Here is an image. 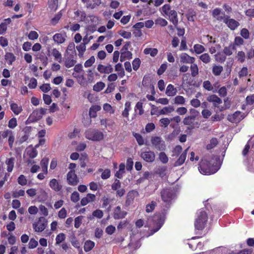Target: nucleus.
<instances>
[{
    "label": "nucleus",
    "instance_id": "obj_29",
    "mask_svg": "<svg viewBox=\"0 0 254 254\" xmlns=\"http://www.w3.org/2000/svg\"><path fill=\"white\" fill-rule=\"evenodd\" d=\"M236 49V48L235 47V45L231 44L228 47H226L224 48L223 52L226 56H230Z\"/></svg>",
    "mask_w": 254,
    "mask_h": 254
},
{
    "label": "nucleus",
    "instance_id": "obj_42",
    "mask_svg": "<svg viewBox=\"0 0 254 254\" xmlns=\"http://www.w3.org/2000/svg\"><path fill=\"white\" fill-rule=\"evenodd\" d=\"M199 59L205 64H207L211 62V57L208 53H204L199 57Z\"/></svg>",
    "mask_w": 254,
    "mask_h": 254
},
{
    "label": "nucleus",
    "instance_id": "obj_55",
    "mask_svg": "<svg viewBox=\"0 0 254 254\" xmlns=\"http://www.w3.org/2000/svg\"><path fill=\"white\" fill-rule=\"evenodd\" d=\"M42 117V116L39 114V112L38 110L34 111L30 116V118H32V120L34 121H38Z\"/></svg>",
    "mask_w": 254,
    "mask_h": 254
},
{
    "label": "nucleus",
    "instance_id": "obj_19",
    "mask_svg": "<svg viewBox=\"0 0 254 254\" xmlns=\"http://www.w3.org/2000/svg\"><path fill=\"white\" fill-rule=\"evenodd\" d=\"M212 15L218 21H223L225 19V17L226 15L221 12V10L220 8H216L212 11Z\"/></svg>",
    "mask_w": 254,
    "mask_h": 254
},
{
    "label": "nucleus",
    "instance_id": "obj_57",
    "mask_svg": "<svg viewBox=\"0 0 254 254\" xmlns=\"http://www.w3.org/2000/svg\"><path fill=\"white\" fill-rule=\"evenodd\" d=\"M244 43V41L243 38L240 36H237L235 37L234 43H232V44L235 45V47H236V46H239L243 45Z\"/></svg>",
    "mask_w": 254,
    "mask_h": 254
},
{
    "label": "nucleus",
    "instance_id": "obj_36",
    "mask_svg": "<svg viewBox=\"0 0 254 254\" xmlns=\"http://www.w3.org/2000/svg\"><path fill=\"white\" fill-rule=\"evenodd\" d=\"M143 53L145 55H150L151 57H154L157 55L158 51L156 48H145Z\"/></svg>",
    "mask_w": 254,
    "mask_h": 254
},
{
    "label": "nucleus",
    "instance_id": "obj_2",
    "mask_svg": "<svg viewBox=\"0 0 254 254\" xmlns=\"http://www.w3.org/2000/svg\"><path fill=\"white\" fill-rule=\"evenodd\" d=\"M208 220L207 213L203 208L199 210L196 213L194 226L197 230H202L205 227Z\"/></svg>",
    "mask_w": 254,
    "mask_h": 254
},
{
    "label": "nucleus",
    "instance_id": "obj_43",
    "mask_svg": "<svg viewBox=\"0 0 254 254\" xmlns=\"http://www.w3.org/2000/svg\"><path fill=\"white\" fill-rule=\"evenodd\" d=\"M5 59L7 63L11 65L12 63L15 60V57L11 53H7L5 55Z\"/></svg>",
    "mask_w": 254,
    "mask_h": 254
},
{
    "label": "nucleus",
    "instance_id": "obj_22",
    "mask_svg": "<svg viewBox=\"0 0 254 254\" xmlns=\"http://www.w3.org/2000/svg\"><path fill=\"white\" fill-rule=\"evenodd\" d=\"M175 110V108L173 106L169 105L163 107L161 110H158V114L160 115H169Z\"/></svg>",
    "mask_w": 254,
    "mask_h": 254
},
{
    "label": "nucleus",
    "instance_id": "obj_17",
    "mask_svg": "<svg viewBox=\"0 0 254 254\" xmlns=\"http://www.w3.org/2000/svg\"><path fill=\"white\" fill-rule=\"evenodd\" d=\"M97 70L101 73H110L113 71V68L110 64L104 65L100 64L98 65Z\"/></svg>",
    "mask_w": 254,
    "mask_h": 254
},
{
    "label": "nucleus",
    "instance_id": "obj_13",
    "mask_svg": "<svg viewBox=\"0 0 254 254\" xmlns=\"http://www.w3.org/2000/svg\"><path fill=\"white\" fill-rule=\"evenodd\" d=\"M225 19H223V21L225 22L228 27L231 30H235L239 25V23L233 19H230L228 16H226Z\"/></svg>",
    "mask_w": 254,
    "mask_h": 254
},
{
    "label": "nucleus",
    "instance_id": "obj_12",
    "mask_svg": "<svg viewBox=\"0 0 254 254\" xmlns=\"http://www.w3.org/2000/svg\"><path fill=\"white\" fill-rule=\"evenodd\" d=\"M180 62L183 64H193L195 61L194 57L189 56L186 53H183L180 55Z\"/></svg>",
    "mask_w": 254,
    "mask_h": 254
},
{
    "label": "nucleus",
    "instance_id": "obj_40",
    "mask_svg": "<svg viewBox=\"0 0 254 254\" xmlns=\"http://www.w3.org/2000/svg\"><path fill=\"white\" fill-rule=\"evenodd\" d=\"M94 246V242L90 240L87 241L84 243V250L86 252H89L93 248Z\"/></svg>",
    "mask_w": 254,
    "mask_h": 254
},
{
    "label": "nucleus",
    "instance_id": "obj_10",
    "mask_svg": "<svg viewBox=\"0 0 254 254\" xmlns=\"http://www.w3.org/2000/svg\"><path fill=\"white\" fill-rule=\"evenodd\" d=\"M244 116L241 112H236L232 115H229L228 116V120L233 123H237L240 122L243 119Z\"/></svg>",
    "mask_w": 254,
    "mask_h": 254
},
{
    "label": "nucleus",
    "instance_id": "obj_11",
    "mask_svg": "<svg viewBox=\"0 0 254 254\" xmlns=\"http://www.w3.org/2000/svg\"><path fill=\"white\" fill-rule=\"evenodd\" d=\"M38 155L37 150L32 146H28L25 150L24 154V158H34Z\"/></svg>",
    "mask_w": 254,
    "mask_h": 254
},
{
    "label": "nucleus",
    "instance_id": "obj_34",
    "mask_svg": "<svg viewBox=\"0 0 254 254\" xmlns=\"http://www.w3.org/2000/svg\"><path fill=\"white\" fill-rule=\"evenodd\" d=\"M132 58V53L128 51L122 52L120 57V61L123 62L127 60H129Z\"/></svg>",
    "mask_w": 254,
    "mask_h": 254
},
{
    "label": "nucleus",
    "instance_id": "obj_52",
    "mask_svg": "<svg viewBox=\"0 0 254 254\" xmlns=\"http://www.w3.org/2000/svg\"><path fill=\"white\" fill-rule=\"evenodd\" d=\"M185 98L182 96L178 95L174 98V103L176 104L184 105L185 104Z\"/></svg>",
    "mask_w": 254,
    "mask_h": 254
},
{
    "label": "nucleus",
    "instance_id": "obj_37",
    "mask_svg": "<svg viewBox=\"0 0 254 254\" xmlns=\"http://www.w3.org/2000/svg\"><path fill=\"white\" fill-rule=\"evenodd\" d=\"M141 245L140 241L139 240L134 242L131 241L128 244V247L131 251H134L139 249Z\"/></svg>",
    "mask_w": 254,
    "mask_h": 254
},
{
    "label": "nucleus",
    "instance_id": "obj_64",
    "mask_svg": "<svg viewBox=\"0 0 254 254\" xmlns=\"http://www.w3.org/2000/svg\"><path fill=\"white\" fill-rule=\"evenodd\" d=\"M17 125V120L15 118H12L8 122V126L10 128H14Z\"/></svg>",
    "mask_w": 254,
    "mask_h": 254
},
{
    "label": "nucleus",
    "instance_id": "obj_33",
    "mask_svg": "<svg viewBox=\"0 0 254 254\" xmlns=\"http://www.w3.org/2000/svg\"><path fill=\"white\" fill-rule=\"evenodd\" d=\"M103 216V212L100 209H96L92 212V215L88 217L90 220L93 219V217H96L98 219L101 218Z\"/></svg>",
    "mask_w": 254,
    "mask_h": 254
},
{
    "label": "nucleus",
    "instance_id": "obj_6",
    "mask_svg": "<svg viewBox=\"0 0 254 254\" xmlns=\"http://www.w3.org/2000/svg\"><path fill=\"white\" fill-rule=\"evenodd\" d=\"M47 226V221L43 217L39 218L37 221L33 224V228L36 232H41L43 231Z\"/></svg>",
    "mask_w": 254,
    "mask_h": 254
},
{
    "label": "nucleus",
    "instance_id": "obj_27",
    "mask_svg": "<svg viewBox=\"0 0 254 254\" xmlns=\"http://www.w3.org/2000/svg\"><path fill=\"white\" fill-rule=\"evenodd\" d=\"M101 109V107L99 105L92 106L89 109V114L90 117L95 118L96 117V113Z\"/></svg>",
    "mask_w": 254,
    "mask_h": 254
},
{
    "label": "nucleus",
    "instance_id": "obj_16",
    "mask_svg": "<svg viewBox=\"0 0 254 254\" xmlns=\"http://www.w3.org/2000/svg\"><path fill=\"white\" fill-rule=\"evenodd\" d=\"M75 56H67L65 59L64 65L67 68H70L74 66L76 64V61L75 58Z\"/></svg>",
    "mask_w": 254,
    "mask_h": 254
},
{
    "label": "nucleus",
    "instance_id": "obj_21",
    "mask_svg": "<svg viewBox=\"0 0 254 254\" xmlns=\"http://www.w3.org/2000/svg\"><path fill=\"white\" fill-rule=\"evenodd\" d=\"M167 15L169 16L170 20L173 23V24L175 26H176L178 23V19L176 11L174 10H171Z\"/></svg>",
    "mask_w": 254,
    "mask_h": 254
},
{
    "label": "nucleus",
    "instance_id": "obj_35",
    "mask_svg": "<svg viewBox=\"0 0 254 254\" xmlns=\"http://www.w3.org/2000/svg\"><path fill=\"white\" fill-rule=\"evenodd\" d=\"M153 220L154 221H158V222H157L158 226H157V228L154 230L153 232L152 233V234L156 232L160 229V228L162 227V226L163 225V224L164 223L165 219L164 217L160 218L159 219V217L158 216H156L154 217Z\"/></svg>",
    "mask_w": 254,
    "mask_h": 254
},
{
    "label": "nucleus",
    "instance_id": "obj_31",
    "mask_svg": "<svg viewBox=\"0 0 254 254\" xmlns=\"http://www.w3.org/2000/svg\"><path fill=\"white\" fill-rule=\"evenodd\" d=\"M187 150H188V149H186L181 155V156H180L179 158L177 160V161L175 163V166H181V165H182L184 163V162H185V160L186 159Z\"/></svg>",
    "mask_w": 254,
    "mask_h": 254
},
{
    "label": "nucleus",
    "instance_id": "obj_61",
    "mask_svg": "<svg viewBox=\"0 0 254 254\" xmlns=\"http://www.w3.org/2000/svg\"><path fill=\"white\" fill-rule=\"evenodd\" d=\"M39 37L38 33L35 31H31L28 35L29 39L31 40H35L37 39Z\"/></svg>",
    "mask_w": 254,
    "mask_h": 254
},
{
    "label": "nucleus",
    "instance_id": "obj_32",
    "mask_svg": "<svg viewBox=\"0 0 254 254\" xmlns=\"http://www.w3.org/2000/svg\"><path fill=\"white\" fill-rule=\"evenodd\" d=\"M195 118V116L194 115L187 116L183 120V124L185 125L191 126L193 125Z\"/></svg>",
    "mask_w": 254,
    "mask_h": 254
},
{
    "label": "nucleus",
    "instance_id": "obj_41",
    "mask_svg": "<svg viewBox=\"0 0 254 254\" xmlns=\"http://www.w3.org/2000/svg\"><path fill=\"white\" fill-rule=\"evenodd\" d=\"M194 52L196 54H200L205 51L204 47L200 44H195L193 46Z\"/></svg>",
    "mask_w": 254,
    "mask_h": 254
},
{
    "label": "nucleus",
    "instance_id": "obj_56",
    "mask_svg": "<svg viewBox=\"0 0 254 254\" xmlns=\"http://www.w3.org/2000/svg\"><path fill=\"white\" fill-rule=\"evenodd\" d=\"M236 58L237 60L241 63H243L246 58V55L244 52L243 51H239L237 53Z\"/></svg>",
    "mask_w": 254,
    "mask_h": 254
},
{
    "label": "nucleus",
    "instance_id": "obj_60",
    "mask_svg": "<svg viewBox=\"0 0 254 254\" xmlns=\"http://www.w3.org/2000/svg\"><path fill=\"white\" fill-rule=\"evenodd\" d=\"M83 218V216H79L74 219V227H75V228H78L80 226V225L82 223Z\"/></svg>",
    "mask_w": 254,
    "mask_h": 254
},
{
    "label": "nucleus",
    "instance_id": "obj_50",
    "mask_svg": "<svg viewBox=\"0 0 254 254\" xmlns=\"http://www.w3.org/2000/svg\"><path fill=\"white\" fill-rule=\"evenodd\" d=\"M167 168L165 167H159L157 168L156 171V173L159 175V176L163 178L166 175Z\"/></svg>",
    "mask_w": 254,
    "mask_h": 254
},
{
    "label": "nucleus",
    "instance_id": "obj_38",
    "mask_svg": "<svg viewBox=\"0 0 254 254\" xmlns=\"http://www.w3.org/2000/svg\"><path fill=\"white\" fill-rule=\"evenodd\" d=\"M15 159L13 157L7 159L6 160V164L7 165V171L8 172H11L14 167Z\"/></svg>",
    "mask_w": 254,
    "mask_h": 254
},
{
    "label": "nucleus",
    "instance_id": "obj_58",
    "mask_svg": "<svg viewBox=\"0 0 254 254\" xmlns=\"http://www.w3.org/2000/svg\"><path fill=\"white\" fill-rule=\"evenodd\" d=\"M103 109L106 112L109 113L110 114H113L115 112L114 108L109 104L106 103L103 105Z\"/></svg>",
    "mask_w": 254,
    "mask_h": 254
},
{
    "label": "nucleus",
    "instance_id": "obj_15",
    "mask_svg": "<svg viewBox=\"0 0 254 254\" xmlns=\"http://www.w3.org/2000/svg\"><path fill=\"white\" fill-rule=\"evenodd\" d=\"M48 52L54 57L55 61H58L59 63L62 62V55L58 49L56 48H53L51 50H49Z\"/></svg>",
    "mask_w": 254,
    "mask_h": 254
},
{
    "label": "nucleus",
    "instance_id": "obj_63",
    "mask_svg": "<svg viewBox=\"0 0 254 254\" xmlns=\"http://www.w3.org/2000/svg\"><path fill=\"white\" fill-rule=\"evenodd\" d=\"M156 203L155 201H152L150 204L146 205V211L147 212H152L155 208Z\"/></svg>",
    "mask_w": 254,
    "mask_h": 254
},
{
    "label": "nucleus",
    "instance_id": "obj_5",
    "mask_svg": "<svg viewBox=\"0 0 254 254\" xmlns=\"http://www.w3.org/2000/svg\"><path fill=\"white\" fill-rule=\"evenodd\" d=\"M207 100L213 103V106L219 109L220 111H224L229 107H219V105L222 103V100L216 95H211L207 97Z\"/></svg>",
    "mask_w": 254,
    "mask_h": 254
},
{
    "label": "nucleus",
    "instance_id": "obj_20",
    "mask_svg": "<svg viewBox=\"0 0 254 254\" xmlns=\"http://www.w3.org/2000/svg\"><path fill=\"white\" fill-rule=\"evenodd\" d=\"M65 34L57 33L53 36V40L58 44L64 42L66 38Z\"/></svg>",
    "mask_w": 254,
    "mask_h": 254
},
{
    "label": "nucleus",
    "instance_id": "obj_7",
    "mask_svg": "<svg viewBox=\"0 0 254 254\" xmlns=\"http://www.w3.org/2000/svg\"><path fill=\"white\" fill-rule=\"evenodd\" d=\"M140 157L145 161L149 163L153 162L155 159V154L152 151L148 150L142 152Z\"/></svg>",
    "mask_w": 254,
    "mask_h": 254
},
{
    "label": "nucleus",
    "instance_id": "obj_9",
    "mask_svg": "<svg viewBox=\"0 0 254 254\" xmlns=\"http://www.w3.org/2000/svg\"><path fill=\"white\" fill-rule=\"evenodd\" d=\"M67 181L68 184L71 186H76L78 184V180L74 170H70L67 173Z\"/></svg>",
    "mask_w": 254,
    "mask_h": 254
},
{
    "label": "nucleus",
    "instance_id": "obj_25",
    "mask_svg": "<svg viewBox=\"0 0 254 254\" xmlns=\"http://www.w3.org/2000/svg\"><path fill=\"white\" fill-rule=\"evenodd\" d=\"M177 93V90L172 84H169L166 88V94L168 96H174Z\"/></svg>",
    "mask_w": 254,
    "mask_h": 254
},
{
    "label": "nucleus",
    "instance_id": "obj_18",
    "mask_svg": "<svg viewBox=\"0 0 254 254\" xmlns=\"http://www.w3.org/2000/svg\"><path fill=\"white\" fill-rule=\"evenodd\" d=\"M49 186L56 191H59L62 189V186L60 184L56 179H53L50 181Z\"/></svg>",
    "mask_w": 254,
    "mask_h": 254
},
{
    "label": "nucleus",
    "instance_id": "obj_24",
    "mask_svg": "<svg viewBox=\"0 0 254 254\" xmlns=\"http://www.w3.org/2000/svg\"><path fill=\"white\" fill-rule=\"evenodd\" d=\"M66 54L67 56H76V51L75 50V44L73 42L70 43L67 48Z\"/></svg>",
    "mask_w": 254,
    "mask_h": 254
},
{
    "label": "nucleus",
    "instance_id": "obj_46",
    "mask_svg": "<svg viewBox=\"0 0 254 254\" xmlns=\"http://www.w3.org/2000/svg\"><path fill=\"white\" fill-rule=\"evenodd\" d=\"M76 49L79 53L78 56L82 57L86 51V45L81 43L79 45L76 46Z\"/></svg>",
    "mask_w": 254,
    "mask_h": 254
},
{
    "label": "nucleus",
    "instance_id": "obj_44",
    "mask_svg": "<svg viewBox=\"0 0 254 254\" xmlns=\"http://www.w3.org/2000/svg\"><path fill=\"white\" fill-rule=\"evenodd\" d=\"M125 165L124 163H121L119 166V170L117 172L115 176L119 179H121L123 177V174L125 173Z\"/></svg>",
    "mask_w": 254,
    "mask_h": 254
},
{
    "label": "nucleus",
    "instance_id": "obj_14",
    "mask_svg": "<svg viewBox=\"0 0 254 254\" xmlns=\"http://www.w3.org/2000/svg\"><path fill=\"white\" fill-rule=\"evenodd\" d=\"M96 196L92 193H88L85 197H83L80 201L81 206H85L87 204L94 202L95 200Z\"/></svg>",
    "mask_w": 254,
    "mask_h": 254
},
{
    "label": "nucleus",
    "instance_id": "obj_28",
    "mask_svg": "<svg viewBox=\"0 0 254 254\" xmlns=\"http://www.w3.org/2000/svg\"><path fill=\"white\" fill-rule=\"evenodd\" d=\"M74 70L75 72L73 73V76L76 78H79L80 79L79 75L77 74V73H80L81 71H82V66L81 64H77L75 65L74 67ZM78 82L80 84H82V82L80 81L79 79H78Z\"/></svg>",
    "mask_w": 254,
    "mask_h": 254
},
{
    "label": "nucleus",
    "instance_id": "obj_4",
    "mask_svg": "<svg viewBox=\"0 0 254 254\" xmlns=\"http://www.w3.org/2000/svg\"><path fill=\"white\" fill-rule=\"evenodd\" d=\"M151 142L153 146L159 151H164L166 149L165 141L161 137L152 136Z\"/></svg>",
    "mask_w": 254,
    "mask_h": 254
},
{
    "label": "nucleus",
    "instance_id": "obj_53",
    "mask_svg": "<svg viewBox=\"0 0 254 254\" xmlns=\"http://www.w3.org/2000/svg\"><path fill=\"white\" fill-rule=\"evenodd\" d=\"M65 235L64 234L61 233L58 234L56 238V245H59L65 240Z\"/></svg>",
    "mask_w": 254,
    "mask_h": 254
},
{
    "label": "nucleus",
    "instance_id": "obj_62",
    "mask_svg": "<svg viewBox=\"0 0 254 254\" xmlns=\"http://www.w3.org/2000/svg\"><path fill=\"white\" fill-rule=\"evenodd\" d=\"M70 199L74 203L78 202L79 200V193L77 191H74L71 195Z\"/></svg>",
    "mask_w": 254,
    "mask_h": 254
},
{
    "label": "nucleus",
    "instance_id": "obj_45",
    "mask_svg": "<svg viewBox=\"0 0 254 254\" xmlns=\"http://www.w3.org/2000/svg\"><path fill=\"white\" fill-rule=\"evenodd\" d=\"M191 64L190 66L191 75L192 77H195L198 74V67L196 64Z\"/></svg>",
    "mask_w": 254,
    "mask_h": 254
},
{
    "label": "nucleus",
    "instance_id": "obj_59",
    "mask_svg": "<svg viewBox=\"0 0 254 254\" xmlns=\"http://www.w3.org/2000/svg\"><path fill=\"white\" fill-rule=\"evenodd\" d=\"M171 120L168 118H162L160 120L161 126L164 127H166L170 124Z\"/></svg>",
    "mask_w": 254,
    "mask_h": 254
},
{
    "label": "nucleus",
    "instance_id": "obj_49",
    "mask_svg": "<svg viewBox=\"0 0 254 254\" xmlns=\"http://www.w3.org/2000/svg\"><path fill=\"white\" fill-rule=\"evenodd\" d=\"M203 87L208 91H212L213 92H216V90H213V86L208 80L204 81L203 82Z\"/></svg>",
    "mask_w": 254,
    "mask_h": 254
},
{
    "label": "nucleus",
    "instance_id": "obj_47",
    "mask_svg": "<svg viewBox=\"0 0 254 254\" xmlns=\"http://www.w3.org/2000/svg\"><path fill=\"white\" fill-rule=\"evenodd\" d=\"M158 158L159 160L163 164H166L169 161L168 157L165 152H161L158 155Z\"/></svg>",
    "mask_w": 254,
    "mask_h": 254
},
{
    "label": "nucleus",
    "instance_id": "obj_51",
    "mask_svg": "<svg viewBox=\"0 0 254 254\" xmlns=\"http://www.w3.org/2000/svg\"><path fill=\"white\" fill-rule=\"evenodd\" d=\"M105 86L104 83L102 82H98L96 83L93 87V90L96 92H99L101 91Z\"/></svg>",
    "mask_w": 254,
    "mask_h": 254
},
{
    "label": "nucleus",
    "instance_id": "obj_26",
    "mask_svg": "<svg viewBox=\"0 0 254 254\" xmlns=\"http://www.w3.org/2000/svg\"><path fill=\"white\" fill-rule=\"evenodd\" d=\"M49 163V159L47 158H43L40 162V165L42 171L47 175L48 174V166Z\"/></svg>",
    "mask_w": 254,
    "mask_h": 254
},
{
    "label": "nucleus",
    "instance_id": "obj_8",
    "mask_svg": "<svg viewBox=\"0 0 254 254\" xmlns=\"http://www.w3.org/2000/svg\"><path fill=\"white\" fill-rule=\"evenodd\" d=\"M161 195L162 200L169 203L173 198V191L170 189H165L161 192Z\"/></svg>",
    "mask_w": 254,
    "mask_h": 254
},
{
    "label": "nucleus",
    "instance_id": "obj_23",
    "mask_svg": "<svg viewBox=\"0 0 254 254\" xmlns=\"http://www.w3.org/2000/svg\"><path fill=\"white\" fill-rule=\"evenodd\" d=\"M126 215L127 212L122 211L120 206L116 207L114 212V218L115 219H121L124 218Z\"/></svg>",
    "mask_w": 254,
    "mask_h": 254
},
{
    "label": "nucleus",
    "instance_id": "obj_54",
    "mask_svg": "<svg viewBox=\"0 0 254 254\" xmlns=\"http://www.w3.org/2000/svg\"><path fill=\"white\" fill-rule=\"evenodd\" d=\"M218 140L216 138H212L210 141V143L207 145L206 148L207 149H211L215 147L218 144Z\"/></svg>",
    "mask_w": 254,
    "mask_h": 254
},
{
    "label": "nucleus",
    "instance_id": "obj_39",
    "mask_svg": "<svg viewBox=\"0 0 254 254\" xmlns=\"http://www.w3.org/2000/svg\"><path fill=\"white\" fill-rule=\"evenodd\" d=\"M223 70V67L221 65H214L212 67V73L215 76H219L221 74Z\"/></svg>",
    "mask_w": 254,
    "mask_h": 254
},
{
    "label": "nucleus",
    "instance_id": "obj_3",
    "mask_svg": "<svg viewBox=\"0 0 254 254\" xmlns=\"http://www.w3.org/2000/svg\"><path fill=\"white\" fill-rule=\"evenodd\" d=\"M84 135L87 139L93 141H100L104 138L103 132L97 129H88L85 131Z\"/></svg>",
    "mask_w": 254,
    "mask_h": 254
},
{
    "label": "nucleus",
    "instance_id": "obj_48",
    "mask_svg": "<svg viewBox=\"0 0 254 254\" xmlns=\"http://www.w3.org/2000/svg\"><path fill=\"white\" fill-rule=\"evenodd\" d=\"M130 109V103L129 102H126L125 105V109L122 113L123 116L126 118L128 117V112Z\"/></svg>",
    "mask_w": 254,
    "mask_h": 254
},
{
    "label": "nucleus",
    "instance_id": "obj_30",
    "mask_svg": "<svg viewBox=\"0 0 254 254\" xmlns=\"http://www.w3.org/2000/svg\"><path fill=\"white\" fill-rule=\"evenodd\" d=\"M10 109L14 114L17 115L19 114L22 111V108L21 106H18L17 104L11 103L10 104Z\"/></svg>",
    "mask_w": 254,
    "mask_h": 254
},
{
    "label": "nucleus",
    "instance_id": "obj_1",
    "mask_svg": "<svg viewBox=\"0 0 254 254\" xmlns=\"http://www.w3.org/2000/svg\"><path fill=\"white\" fill-rule=\"evenodd\" d=\"M219 168L217 157L213 156H206L202 159L198 170L203 175H210L215 173Z\"/></svg>",
    "mask_w": 254,
    "mask_h": 254
}]
</instances>
